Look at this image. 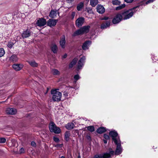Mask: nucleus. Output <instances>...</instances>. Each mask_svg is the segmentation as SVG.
Returning a JSON list of instances; mask_svg holds the SVG:
<instances>
[{"mask_svg": "<svg viewBox=\"0 0 158 158\" xmlns=\"http://www.w3.org/2000/svg\"><path fill=\"white\" fill-rule=\"evenodd\" d=\"M136 7H134L128 10H124L120 12L122 19L123 20H126L131 17L135 12V10Z\"/></svg>", "mask_w": 158, "mask_h": 158, "instance_id": "nucleus-1", "label": "nucleus"}, {"mask_svg": "<svg viewBox=\"0 0 158 158\" xmlns=\"http://www.w3.org/2000/svg\"><path fill=\"white\" fill-rule=\"evenodd\" d=\"M90 27V26L89 25L83 26L74 32L72 34V36H75L84 33H87L89 32Z\"/></svg>", "mask_w": 158, "mask_h": 158, "instance_id": "nucleus-2", "label": "nucleus"}, {"mask_svg": "<svg viewBox=\"0 0 158 158\" xmlns=\"http://www.w3.org/2000/svg\"><path fill=\"white\" fill-rule=\"evenodd\" d=\"M49 131L51 132L54 133L55 134H59L61 131L60 128L57 127L55 124L52 122L49 123Z\"/></svg>", "mask_w": 158, "mask_h": 158, "instance_id": "nucleus-3", "label": "nucleus"}, {"mask_svg": "<svg viewBox=\"0 0 158 158\" xmlns=\"http://www.w3.org/2000/svg\"><path fill=\"white\" fill-rule=\"evenodd\" d=\"M51 93L52 94V99L54 102H59L61 100L62 96L61 93L55 89H52Z\"/></svg>", "mask_w": 158, "mask_h": 158, "instance_id": "nucleus-4", "label": "nucleus"}, {"mask_svg": "<svg viewBox=\"0 0 158 158\" xmlns=\"http://www.w3.org/2000/svg\"><path fill=\"white\" fill-rule=\"evenodd\" d=\"M114 151H110L109 152L104 153L102 155H96L94 158H111L114 155Z\"/></svg>", "mask_w": 158, "mask_h": 158, "instance_id": "nucleus-5", "label": "nucleus"}, {"mask_svg": "<svg viewBox=\"0 0 158 158\" xmlns=\"http://www.w3.org/2000/svg\"><path fill=\"white\" fill-rule=\"evenodd\" d=\"M109 135L112 137V140L115 144H116L117 142L121 141L119 137L118 136V133L115 130L110 131Z\"/></svg>", "mask_w": 158, "mask_h": 158, "instance_id": "nucleus-6", "label": "nucleus"}, {"mask_svg": "<svg viewBox=\"0 0 158 158\" xmlns=\"http://www.w3.org/2000/svg\"><path fill=\"white\" fill-rule=\"evenodd\" d=\"M123 19L122 17L119 12L113 18L112 22L113 24H118Z\"/></svg>", "mask_w": 158, "mask_h": 158, "instance_id": "nucleus-7", "label": "nucleus"}, {"mask_svg": "<svg viewBox=\"0 0 158 158\" xmlns=\"http://www.w3.org/2000/svg\"><path fill=\"white\" fill-rule=\"evenodd\" d=\"M117 145V147L115 152L114 153L116 155H118L121 153L123 151V149L121 146V141L117 142L116 144H115Z\"/></svg>", "mask_w": 158, "mask_h": 158, "instance_id": "nucleus-8", "label": "nucleus"}, {"mask_svg": "<svg viewBox=\"0 0 158 158\" xmlns=\"http://www.w3.org/2000/svg\"><path fill=\"white\" fill-rule=\"evenodd\" d=\"M85 60V57L83 56L79 60L78 63L77 68L78 69H81L82 67L83 66Z\"/></svg>", "mask_w": 158, "mask_h": 158, "instance_id": "nucleus-9", "label": "nucleus"}, {"mask_svg": "<svg viewBox=\"0 0 158 158\" xmlns=\"http://www.w3.org/2000/svg\"><path fill=\"white\" fill-rule=\"evenodd\" d=\"M47 22L45 19L41 18L37 20L36 24L39 27L43 26L46 24Z\"/></svg>", "mask_w": 158, "mask_h": 158, "instance_id": "nucleus-10", "label": "nucleus"}, {"mask_svg": "<svg viewBox=\"0 0 158 158\" xmlns=\"http://www.w3.org/2000/svg\"><path fill=\"white\" fill-rule=\"evenodd\" d=\"M6 113L8 114H15L17 113L16 110L14 108H8L6 110Z\"/></svg>", "mask_w": 158, "mask_h": 158, "instance_id": "nucleus-11", "label": "nucleus"}, {"mask_svg": "<svg viewBox=\"0 0 158 158\" xmlns=\"http://www.w3.org/2000/svg\"><path fill=\"white\" fill-rule=\"evenodd\" d=\"M84 21V19L83 18L81 17L78 18L76 21V24L78 27L81 26L83 24Z\"/></svg>", "mask_w": 158, "mask_h": 158, "instance_id": "nucleus-12", "label": "nucleus"}, {"mask_svg": "<svg viewBox=\"0 0 158 158\" xmlns=\"http://www.w3.org/2000/svg\"><path fill=\"white\" fill-rule=\"evenodd\" d=\"M57 22V20L50 19L47 22V25L48 26L51 27H53L56 24Z\"/></svg>", "mask_w": 158, "mask_h": 158, "instance_id": "nucleus-13", "label": "nucleus"}, {"mask_svg": "<svg viewBox=\"0 0 158 158\" xmlns=\"http://www.w3.org/2000/svg\"><path fill=\"white\" fill-rule=\"evenodd\" d=\"M66 43L65 37L64 35H63L60 38V44L61 48H65V44Z\"/></svg>", "mask_w": 158, "mask_h": 158, "instance_id": "nucleus-14", "label": "nucleus"}, {"mask_svg": "<svg viewBox=\"0 0 158 158\" xmlns=\"http://www.w3.org/2000/svg\"><path fill=\"white\" fill-rule=\"evenodd\" d=\"M31 32L28 29L24 31L22 34V37L24 38L29 37L31 35Z\"/></svg>", "mask_w": 158, "mask_h": 158, "instance_id": "nucleus-15", "label": "nucleus"}, {"mask_svg": "<svg viewBox=\"0 0 158 158\" xmlns=\"http://www.w3.org/2000/svg\"><path fill=\"white\" fill-rule=\"evenodd\" d=\"M97 11L99 13L102 14L105 11V9L104 7L101 5H98L97 6Z\"/></svg>", "mask_w": 158, "mask_h": 158, "instance_id": "nucleus-16", "label": "nucleus"}, {"mask_svg": "<svg viewBox=\"0 0 158 158\" xmlns=\"http://www.w3.org/2000/svg\"><path fill=\"white\" fill-rule=\"evenodd\" d=\"M12 67L15 71H18L22 69L23 66L21 64H14L13 65Z\"/></svg>", "mask_w": 158, "mask_h": 158, "instance_id": "nucleus-17", "label": "nucleus"}, {"mask_svg": "<svg viewBox=\"0 0 158 158\" xmlns=\"http://www.w3.org/2000/svg\"><path fill=\"white\" fill-rule=\"evenodd\" d=\"M91 41H86L83 44L82 46V48L84 50L88 49V46L91 44Z\"/></svg>", "mask_w": 158, "mask_h": 158, "instance_id": "nucleus-18", "label": "nucleus"}, {"mask_svg": "<svg viewBox=\"0 0 158 158\" xmlns=\"http://www.w3.org/2000/svg\"><path fill=\"white\" fill-rule=\"evenodd\" d=\"M106 128L104 127H101L98 128L96 131L99 134H102L106 131Z\"/></svg>", "mask_w": 158, "mask_h": 158, "instance_id": "nucleus-19", "label": "nucleus"}, {"mask_svg": "<svg viewBox=\"0 0 158 158\" xmlns=\"http://www.w3.org/2000/svg\"><path fill=\"white\" fill-rule=\"evenodd\" d=\"M27 62L31 67H36L38 65V64L34 60L28 61Z\"/></svg>", "mask_w": 158, "mask_h": 158, "instance_id": "nucleus-20", "label": "nucleus"}, {"mask_svg": "<svg viewBox=\"0 0 158 158\" xmlns=\"http://www.w3.org/2000/svg\"><path fill=\"white\" fill-rule=\"evenodd\" d=\"M77 60L78 59L77 58H74L69 64V68H72L73 66L76 64Z\"/></svg>", "mask_w": 158, "mask_h": 158, "instance_id": "nucleus-21", "label": "nucleus"}, {"mask_svg": "<svg viewBox=\"0 0 158 158\" xmlns=\"http://www.w3.org/2000/svg\"><path fill=\"white\" fill-rule=\"evenodd\" d=\"M18 59L17 56L15 54L12 55L10 58V60L13 62H17Z\"/></svg>", "mask_w": 158, "mask_h": 158, "instance_id": "nucleus-22", "label": "nucleus"}, {"mask_svg": "<svg viewBox=\"0 0 158 158\" xmlns=\"http://www.w3.org/2000/svg\"><path fill=\"white\" fill-rule=\"evenodd\" d=\"M110 21H106L105 23H103L101 26V28L102 29L106 28L110 25Z\"/></svg>", "mask_w": 158, "mask_h": 158, "instance_id": "nucleus-23", "label": "nucleus"}, {"mask_svg": "<svg viewBox=\"0 0 158 158\" xmlns=\"http://www.w3.org/2000/svg\"><path fill=\"white\" fill-rule=\"evenodd\" d=\"M74 127V123H68L65 127L66 129L68 130H72L73 128Z\"/></svg>", "mask_w": 158, "mask_h": 158, "instance_id": "nucleus-24", "label": "nucleus"}, {"mask_svg": "<svg viewBox=\"0 0 158 158\" xmlns=\"http://www.w3.org/2000/svg\"><path fill=\"white\" fill-rule=\"evenodd\" d=\"M52 51L54 53H56L57 52L58 48L57 46L55 44H53L51 47Z\"/></svg>", "mask_w": 158, "mask_h": 158, "instance_id": "nucleus-25", "label": "nucleus"}, {"mask_svg": "<svg viewBox=\"0 0 158 158\" xmlns=\"http://www.w3.org/2000/svg\"><path fill=\"white\" fill-rule=\"evenodd\" d=\"M84 7V3L83 2H81L79 3L77 6V10L78 11H81L82 10Z\"/></svg>", "mask_w": 158, "mask_h": 158, "instance_id": "nucleus-26", "label": "nucleus"}, {"mask_svg": "<svg viewBox=\"0 0 158 158\" xmlns=\"http://www.w3.org/2000/svg\"><path fill=\"white\" fill-rule=\"evenodd\" d=\"M51 71L54 75H59L60 74V72L56 69H51Z\"/></svg>", "mask_w": 158, "mask_h": 158, "instance_id": "nucleus-27", "label": "nucleus"}, {"mask_svg": "<svg viewBox=\"0 0 158 158\" xmlns=\"http://www.w3.org/2000/svg\"><path fill=\"white\" fill-rule=\"evenodd\" d=\"M70 135V133L69 131H66L65 133V139L68 141L69 140V137Z\"/></svg>", "mask_w": 158, "mask_h": 158, "instance_id": "nucleus-28", "label": "nucleus"}, {"mask_svg": "<svg viewBox=\"0 0 158 158\" xmlns=\"http://www.w3.org/2000/svg\"><path fill=\"white\" fill-rule=\"evenodd\" d=\"M56 11H54L53 10H52L50 13L49 16L52 18H53L56 16Z\"/></svg>", "mask_w": 158, "mask_h": 158, "instance_id": "nucleus-29", "label": "nucleus"}, {"mask_svg": "<svg viewBox=\"0 0 158 158\" xmlns=\"http://www.w3.org/2000/svg\"><path fill=\"white\" fill-rule=\"evenodd\" d=\"M98 3V0H90V4L92 6H95Z\"/></svg>", "mask_w": 158, "mask_h": 158, "instance_id": "nucleus-30", "label": "nucleus"}, {"mask_svg": "<svg viewBox=\"0 0 158 158\" xmlns=\"http://www.w3.org/2000/svg\"><path fill=\"white\" fill-rule=\"evenodd\" d=\"M14 44V43L10 41L8 42L7 44V46L8 48H11L13 45Z\"/></svg>", "mask_w": 158, "mask_h": 158, "instance_id": "nucleus-31", "label": "nucleus"}, {"mask_svg": "<svg viewBox=\"0 0 158 158\" xmlns=\"http://www.w3.org/2000/svg\"><path fill=\"white\" fill-rule=\"evenodd\" d=\"M87 129L88 131L91 132H93L94 131V128L93 126H89L87 127Z\"/></svg>", "mask_w": 158, "mask_h": 158, "instance_id": "nucleus-32", "label": "nucleus"}, {"mask_svg": "<svg viewBox=\"0 0 158 158\" xmlns=\"http://www.w3.org/2000/svg\"><path fill=\"white\" fill-rule=\"evenodd\" d=\"M125 6V4H122L121 5L118 6L116 8V10H119L124 8Z\"/></svg>", "mask_w": 158, "mask_h": 158, "instance_id": "nucleus-33", "label": "nucleus"}, {"mask_svg": "<svg viewBox=\"0 0 158 158\" xmlns=\"http://www.w3.org/2000/svg\"><path fill=\"white\" fill-rule=\"evenodd\" d=\"M5 53L4 49L3 48H0V57L4 56Z\"/></svg>", "mask_w": 158, "mask_h": 158, "instance_id": "nucleus-34", "label": "nucleus"}, {"mask_svg": "<svg viewBox=\"0 0 158 158\" xmlns=\"http://www.w3.org/2000/svg\"><path fill=\"white\" fill-rule=\"evenodd\" d=\"M112 3L114 5H118L120 4V2L118 0H115L112 1Z\"/></svg>", "mask_w": 158, "mask_h": 158, "instance_id": "nucleus-35", "label": "nucleus"}, {"mask_svg": "<svg viewBox=\"0 0 158 158\" xmlns=\"http://www.w3.org/2000/svg\"><path fill=\"white\" fill-rule=\"evenodd\" d=\"M6 141V139L4 138H0V143H5Z\"/></svg>", "mask_w": 158, "mask_h": 158, "instance_id": "nucleus-36", "label": "nucleus"}, {"mask_svg": "<svg viewBox=\"0 0 158 158\" xmlns=\"http://www.w3.org/2000/svg\"><path fill=\"white\" fill-rule=\"evenodd\" d=\"M86 9H87V12L88 13H89V14H91V13H93V11L92 9H91L90 8H86Z\"/></svg>", "mask_w": 158, "mask_h": 158, "instance_id": "nucleus-37", "label": "nucleus"}, {"mask_svg": "<svg viewBox=\"0 0 158 158\" xmlns=\"http://www.w3.org/2000/svg\"><path fill=\"white\" fill-rule=\"evenodd\" d=\"M104 139L106 140H109L110 139V137L109 135L106 134H104Z\"/></svg>", "mask_w": 158, "mask_h": 158, "instance_id": "nucleus-38", "label": "nucleus"}, {"mask_svg": "<svg viewBox=\"0 0 158 158\" xmlns=\"http://www.w3.org/2000/svg\"><path fill=\"white\" fill-rule=\"evenodd\" d=\"M74 78L76 81H77L78 79H79L80 78V76L79 75L77 74L75 75L74 77Z\"/></svg>", "mask_w": 158, "mask_h": 158, "instance_id": "nucleus-39", "label": "nucleus"}, {"mask_svg": "<svg viewBox=\"0 0 158 158\" xmlns=\"http://www.w3.org/2000/svg\"><path fill=\"white\" fill-rule=\"evenodd\" d=\"M53 140L54 141L57 143L59 142L60 141L58 137L56 136H54L53 137Z\"/></svg>", "mask_w": 158, "mask_h": 158, "instance_id": "nucleus-40", "label": "nucleus"}, {"mask_svg": "<svg viewBox=\"0 0 158 158\" xmlns=\"http://www.w3.org/2000/svg\"><path fill=\"white\" fill-rule=\"evenodd\" d=\"M63 144H57L55 146V147L56 148H61L62 147H63Z\"/></svg>", "mask_w": 158, "mask_h": 158, "instance_id": "nucleus-41", "label": "nucleus"}, {"mask_svg": "<svg viewBox=\"0 0 158 158\" xmlns=\"http://www.w3.org/2000/svg\"><path fill=\"white\" fill-rule=\"evenodd\" d=\"M24 150L23 148H21L19 150V152L20 153H22L24 152Z\"/></svg>", "mask_w": 158, "mask_h": 158, "instance_id": "nucleus-42", "label": "nucleus"}, {"mask_svg": "<svg viewBox=\"0 0 158 158\" xmlns=\"http://www.w3.org/2000/svg\"><path fill=\"white\" fill-rule=\"evenodd\" d=\"M68 93L66 91H64L63 93V95L65 97H67L68 96Z\"/></svg>", "mask_w": 158, "mask_h": 158, "instance_id": "nucleus-43", "label": "nucleus"}, {"mask_svg": "<svg viewBox=\"0 0 158 158\" xmlns=\"http://www.w3.org/2000/svg\"><path fill=\"white\" fill-rule=\"evenodd\" d=\"M75 13L74 12H72L71 14V17L72 18V19H73L75 16Z\"/></svg>", "mask_w": 158, "mask_h": 158, "instance_id": "nucleus-44", "label": "nucleus"}, {"mask_svg": "<svg viewBox=\"0 0 158 158\" xmlns=\"http://www.w3.org/2000/svg\"><path fill=\"white\" fill-rule=\"evenodd\" d=\"M134 0H125V1L127 3H131Z\"/></svg>", "mask_w": 158, "mask_h": 158, "instance_id": "nucleus-45", "label": "nucleus"}, {"mask_svg": "<svg viewBox=\"0 0 158 158\" xmlns=\"http://www.w3.org/2000/svg\"><path fill=\"white\" fill-rule=\"evenodd\" d=\"M86 138L87 139L89 140H91V137L90 135H87L86 136Z\"/></svg>", "mask_w": 158, "mask_h": 158, "instance_id": "nucleus-46", "label": "nucleus"}, {"mask_svg": "<svg viewBox=\"0 0 158 158\" xmlns=\"http://www.w3.org/2000/svg\"><path fill=\"white\" fill-rule=\"evenodd\" d=\"M109 19V18L108 17H104L103 18H102L101 19V20H107L108 19Z\"/></svg>", "mask_w": 158, "mask_h": 158, "instance_id": "nucleus-47", "label": "nucleus"}, {"mask_svg": "<svg viewBox=\"0 0 158 158\" xmlns=\"http://www.w3.org/2000/svg\"><path fill=\"white\" fill-rule=\"evenodd\" d=\"M31 145L33 146H36V144L34 142L32 141L31 142Z\"/></svg>", "mask_w": 158, "mask_h": 158, "instance_id": "nucleus-48", "label": "nucleus"}, {"mask_svg": "<svg viewBox=\"0 0 158 158\" xmlns=\"http://www.w3.org/2000/svg\"><path fill=\"white\" fill-rule=\"evenodd\" d=\"M67 2L68 3H71L74 0H66Z\"/></svg>", "mask_w": 158, "mask_h": 158, "instance_id": "nucleus-49", "label": "nucleus"}, {"mask_svg": "<svg viewBox=\"0 0 158 158\" xmlns=\"http://www.w3.org/2000/svg\"><path fill=\"white\" fill-rule=\"evenodd\" d=\"M67 56V54H65L63 56V58H65Z\"/></svg>", "mask_w": 158, "mask_h": 158, "instance_id": "nucleus-50", "label": "nucleus"}, {"mask_svg": "<svg viewBox=\"0 0 158 158\" xmlns=\"http://www.w3.org/2000/svg\"><path fill=\"white\" fill-rule=\"evenodd\" d=\"M103 142L104 143H107V141L106 140V139H104Z\"/></svg>", "mask_w": 158, "mask_h": 158, "instance_id": "nucleus-51", "label": "nucleus"}, {"mask_svg": "<svg viewBox=\"0 0 158 158\" xmlns=\"http://www.w3.org/2000/svg\"><path fill=\"white\" fill-rule=\"evenodd\" d=\"M77 158H81L80 155H79L78 156Z\"/></svg>", "mask_w": 158, "mask_h": 158, "instance_id": "nucleus-52", "label": "nucleus"}, {"mask_svg": "<svg viewBox=\"0 0 158 158\" xmlns=\"http://www.w3.org/2000/svg\"><path fill=\"white\" fill-rule=\"evenodd\" d=\"M60 158H65V157L63 156H62L60 157Z\"/></svg>", "mask_w": 158, "mask_h": 158, "instance_id": "nucleus-53", "label": "nucleus"}]
</instances>
